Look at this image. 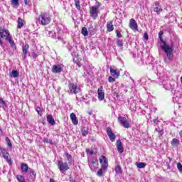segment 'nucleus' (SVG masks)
Instances as JSON below:
<instances>
[{
  "label": "nucleus",
  "mask_w": 182,
  "mask_h": 182,
  "mask_svg": "<svg viewBox=\"0 0 182 182\" xmlns=\"http://www.w3.org/2000/svg\"><path fill=\"white\" fill-rule=\"evenodd\" d=\"M81 33H82L84 36H87L88 35L87 28H86V27H83L82 28Z\"/></svg>",
  "instance_id": "nucleus-32"
},
{
  "label": "nucleus",
  "mask_w": 182,
  "mask_h": 182,
  "mask_svg": "<svg viewBox=\"0 0 182 182\" xmlns=\"http://www.w3.org/2000/svg\"><path fill=\"white\" fill-rule=\"evenodd\" d=\"M29 50V45L28 44H23V47H22V50H23V59L25 60L26 59V55H28V50Z\"/></svg>",
  "instance_id": "nucleus-18"
},
{
  "label": "nucleus",
  "mask_w": 182,
  "mask_h": 182,
  "mask_svg": "<svg viewBox=\"0 0 182 182\" xmlns=\"http://www.w3.org/2000/svg\"><path fill=\"white\" fill-rule=\"evenodd\" d=\"M11 38V33H9V30L0 28V46H1V48H4V41L2 39H6V41H8Z\"/></svg>",
  "instance_id": "nucleus-3"
},
{
  "label": "nucleus",
  "mask_w": 182,
  "mask_h": 182,
  "mask_svg": "<svg viewBox=\"0 0 182 182\" xmlns=\"http://www.w3.org/2000/svg\"><path fill=\"white\" fill-rule=\"evenodd\" d=\"M107 29L108 32H112V31L114 29V27H113V21L107 22Z\"/></svg>",
  "instance_id": "nucleus-23"
},
{
  "label": "nucleus",
  "mask_w": 182,
  "mask_h": 182,
  "mask_svg": "<svg viewBox=\"0 0 182 182\" xmlns=\"http://www.w3.org/2000/svg\"><path fill=\"white\" fill-rule=\"evenodd\" d=\"M100 163L101 164V167L104 168V171H107V168L109 167V165L107 164V158L102 155L100 158Z\"/></svg>",
  "instance_id": "nucleus-6"
},
{
  "label": "nucleus",
  "mask_w": 182,
  "mask_h": 182,
  "mask_svg": "<svg viewBox=\"0 0 182 182\" xmlns=\"http://www.w3.org/2000/svg\"><path fill=\"white\" fill-rule=\"evenodd\" d=\"M116 33H117V38H122L123 36L122 35V33H120V31H119V30H116Z\"/></svg>",
  "instance_id": "nucleus-42"
},
{
  "label": "nucleus",
  "mask_w": 182,
  "mask_h": 182,
  "mask_svg": "<svg viewBox=\"0 0 182 182\" xmlns=\"http://www.w3.org/2000/svg\"><path fill=\"white\" fill-rule=\"evenodd\" d=\"M16 178H17L18 181H19V182H26V181H25V177H23V176L17 175Z\"/></svg>",
  "instance_id": "nucleus-30"
},
{
  "label": "nucleus",
  "mask_w": 182,
  "mask_h": 182,
  "mask_svg": "<svg viewBox=\"0 0 182 182\" xmlns=\"http://www.w3.org/2000/svg\"><path fill=\"white\" fill-rule=\"evenodd\" d=\"M97 95L99 100H105V90H103L102 87H100L97 90Z\"/></svg>",
  "instance_id": "nucleus-15"
},
{
  "label": "nucleus",
  "mask_w": 182,
  "mask_h": 182,
  "mask_svg": "<svg viewBox=\"0 0 182 182\" xmlns=\"http://www.w3.org/2000/svg\"><path fill=\"white\" fill-rule=\"evenodd\" d=\"M6 140L7 141V146H9V147H11V149H12V143H11V139H9V138L6 137Z\"/></svg>",
  "instance_id": "nucleus-41"
},
{
  "label": "nucleus",
  "mask_w": 182,
  "mask_h": 182,
  "mask_svg": "<svg viewBox=\"0 0 182 182\" xmlns=\"http://www.w3.org/2000/svg\"><path fill=\"white\" fill-rule=\"evenodd\" d=\"M64 156L66 157V159L68 161H72V155L69 154V153L65 152L64 154Z\"/></svg>",
  "instance_id": "nucleus-34"
},
{
  "label": "nucleus",
  "mask_w": 182,
  "mask_h": 182,
  "mask_svg": "<svg viewBox=\"0 0 182 182\" xmlns=\"http://www.w3.org/2000/svg\"><path fill=\"white\" fill-rule=\"evenodd\" d=\"M5 106H6V102L2 98H0V107H5Z\"/></svg>",
  "instance_id": "nucleus-35"
},
{
  "label": "nucleus",
  "mask_w": 182,
  "mask_h": 182,
  "mask_svg": "<svg viewBox=\"0 0 182 182\" xmlns=\"http://www.w3.org/2000/svg\"><path fill=\"white\" fill-rule=\"evenodd\" d=\"M87 154H90V156H92L93 154V151L90 149H86Z\"/></svg>",
  "instance_id": "nucleus-44"
},
{
  "label": "nucleus",
  "mask_w": 182,
  "mask_h": 182,
  "mask_svg": "<svg viewBox=\"0 0 182 182\" xmlns=\"http://www.w3.org/2000/svg\"><path fill=\"white\" fill-rule=\"evenodd\" d=\"M108 81L110 82H116V79H114L112 77H109Z\"/></svg>",
  "instance_id": "nucleus-45"
},
{
  "label": "nucleus",
  "mask_w": 182,
  "mask_h": 182,
  "mask_svg": "<svg viewBox=\"0 0 182 182\" xmlns=\"http://www.w3.org/2000/svg\"><path fill=\"white\" fill-rule=\"evenodd\" d=\"M117 46H119V48L123 47V40H118L117 41Z\"/></svg>",
  "instance_id": "nucleus-40"
},
{
  "label": "nucleus",
  "mask_w": 182,
  "mask_h": 182,
  "mask_svg": "<svg viewBox=\"0 0 182 182\" xmlns=\"http://www.w3.org/2000/svg\"><path fill=\"white\" fill-rule=\"evenodd\" d=\"M37 21H38V23L40 25L46 26V25H49L50 23V21H52V18H50V16H49V14H48L47 13L41 12L38 18H37Z\"/></svg>",
  "instance_id": "nucleus-1"
},
{
  "label": "nucleus",
  "mask_w": 182,
  "mask_h": 182,
  "mask_svg": "<svg viewBox=\"0 0 182 182\" xmlns=\"http://www.w3.org/2000/svg\"><path fill=\"white\" fill-rule=\"evenodd\" d=\"M24 2L26 4V5H28V1L27 0H24Z\"/></svg>",
  "instance_id": "nucleus-52"
},
{
  "label": "nucleus",
  "mask_w": 182,
  "mask_h": 182,
  "mask_svg": "<svg viewBox=\"0 0 182 182\" xmlns=\"http://www.w3.org/2000/svg\"><path fill=\"white\" fill-rule=\"evenodd\" d=\"M47 122H48V123L52 126H55V124H56V122H55V119L51 114L47 115Z\"/></svg>",
  "instance_id": "nucleus-20"
},
{
  "label": "nucleus",
  "mask_w": 182,
  "mask_h": 182,
  "mask_svg": "<svg viewBox=\"0 0 182 182\" xmlns=\"http://www.w3.org/2000/svg\"><path fill=\"white\" fill-rule=\"evenodd\" d=\"M99 7L96 6H92L90 8V17L93 19H97V16H99Z\"/></svg>",
  "instance_id": "nucleus-4"
},
{
  "label": "nucleus",
  "mask_w": 182,
  "mask_h": 182,
  "mask_svg": "<svg viewBox=\"0 0 182 182\" xmlns=\"http://www.w3.org/2000/svg\"><path fill=\"white\" fill-rule=\"evenodd\" d=\"M69 90L70 93H74V95H77V93L80 92V87H79L75 83H70L69 85Z\"/></svg>",
  "instance_id": "nucleus-8"
},
{
  "label": "nucleus",
  "mask_w": 182,
  "mask_h": 182,
  "mask_svg": "<svg viewBox=\"0 0 182 182\" xmlns=\"http://www.w3.org/2000/svg\"><path fill=\"white\" fill-rule=\"evenodd\" d=\"M116 174H122L123 173V171L122 170V167L119 166V165H117L114 168Z\"/></svg>",
  "instance_id": "nucleus-27"
},
{
  "label": "nucleus",
  "mask_w": 182,
  "mask_h": 182,
  "mask_svg": "<svg viewBox=\"0 0 182 182\" xmlns=\"http://www.w3.org/2000/svg\"><path fill=\"white\" fill-rule=\"evenodd\" d=\"M159 134H160L161 136H163V131H159Z\"/></svg>",
  "instance_id": "nucleus-51"
},
{
  "label": "nucleus",
  "mask_w": 182,
  "mask_h": 182,
  "mask_svg": "<svg viewBox=\"0 0 182 182\" xmlns=\"http://www.w3.org/2000/svg\"><path fill=\"white\" fill-rule=\"evenodd\" d=\"M70 117L73 122V124H75V126H77V124L79 123V121H77V118L76 117L75 113H71Z\"/></svg>",
  "instance_id": "nucleus-19"
},
{
  "label": "nucleus",
  "mask_w": 182,
  "mask_h": 182,
  "mask_svg": "<svg viewBox=\"0 0 182 182\" xmlns=\"http://www.w3.org/2000/svg\"><path fill=\"white\" fill-rule=\"evenodd\" d=\"M63 70V66L62 65H53L51 72L53 73H60Z\"/></svg>",
  "instance_id": "nucleus-12"
},
{
  "label": "nucleus",
  "mask_w": 182,
  "mask_h": 182,
  "mask_svg": "<svg viewBox=\"0 0 182 182\" xmlns=\"http://www.w3.org/2000/svg\"><path fill=\"white\" fill-rule=\"evenodd\" d=\"M129 28L132 29V31H134V32L138 31L137 22L136 21V20H134V18H131L129 20Z\"/></svg>",
  "instance_id": "nucleus-13"
},
{
  "label": "nucleus",
  "mask_w": 182,
  "mask_h": 182,
  "mask_svg": "<svg viewBox=\"0 0 182 182\" xmlns=\"http://www.w3.org/2000/svg\"><path fill=\"white\" fill-rule=\"evenodd\" d=\"M77 9H80V1L79 0H74Z\"/></svg>",
  "instance_id": "nucleus-37"
},
{
  "label": "nucleus",
  "mask_w": 182,
  "mask_h": 182,
  "mask_svg": "<svg viewBox=\"0 0 182 182\" xmlns=\"http://www.w3.org/2000/svg\"><path fill=\"white\" fill-rule=\"evenodd\" d=\"M116 146L117 149L119 153H123V151H124V149L123 148V144H122V141H120V139L117 140Z\"/></svg>",
  "instance_id": "nucleus-16"
},
{
  "label": "nucleus",
  "mask_w": 182,
  "mask_h": 182,
  "mask_svg": "<svg viewBox=\"0 0 182 182\" xmlns=\"http://www.w3.org/2000/svg\"><path fill=\"white\" fill-rule=\"evenodd\" d=\"M24 25H25V21L23 20L21 17H18L17 28H18V29H21V28H23Z\"/></svg>",
  "instance_id": "nucleus-22"
},
{
  "label": "nucleus",
  "mask_w": 182,
  "mask_h": 182,
  "mask_svg": "<svg viewBox=\"0 0 182 182\" xmlns=\"http://www.w3.org/2000/svg\"><path fill=\"white\" fill-rule=\"evenodd\" d=\"M9 41V43H10L11 47L13 49H16V44L15 43V41L12 39V37H11L9 39L7 40Z\"/></svg>",
  "instance_id": "nucleus-25"
},
{
  "label": "nucleus",
  "mask_w": 182,
  "mask_h": 182,
  "mask_svg": "<svg viewBox=\"0 0 182 182\" xmlns=\"http://www.w3.org/2000/svg\"><path fill=\"white\" fill-rule=\"evenodd\" d=\"M19 73H18V71L13 70L11 71V76H12L13 77H18Z\"/></svg>",
  "instance_id": "nucleus-33"
},
{
  "label": "nucleus",
  "mask_w": 182,
  "mask_h": 182,
  "mask_svg": "<svg viewBox=\"0 0 182 182\" xmlns=\"http://www.w3.org/2000/svg\"><path fill=\"white\" fill-rule=\"evenodd\" d=\"M31 56L33 59H36V58H38V54H36V53H33Z\"/></svg>",
  "instance_id": "nucleus-47"
},
{
  "label": "nucleus",
  "mask_w": 182,
  "mask_h": 182,
  "mask_svg": "<svg viewBox=\"0 0 182 182\" xmlns=\"http://www.w3.org/2000/svg\"><path fill=\"white\" fill-rule=\"evenodd\" d=\"M177 168L179 170V171L182 172V164H181V163H178L177 164Z\"/></svg>",
  "instance_id": "nucleus-43"
},
{
  "label": "nucleus",
  "mask_w": 182,
  "mask_h": 182,
  "mask_svg": "<svg viewBox=\"0 0 182 182\" xmlns=\"http://www.w3.org/2000/svg\"><path fill=\"white\" fill-rule=\"evenodd\" d=\"M144 38L145 39V41H149V34H147V33H144Z\"/></svg>",
  "instance_id": "nucleus-46"
},
{
  "label": "nucleus",
  "mask_w": 182,
  "mask_h": 182,
  "mask_svg": "<svg viewBox=\"0 0 182 182\" xmlns=\"http://www.w3.org/2000/svg\"><path fill=\"white\" fill-rule=\"evenodd\" d=\"M163 35V31H160L159 33V36H161Z\"/></svg>",
  "instance_id": "nucleus-49"
},
{
  "label": "nucleus",
  "mask_w": 182,
  "mask_h": 182,
  "mask_svg": "<svg viewBox=\"0 0 182 182\" xmlns=\"http://www.w3.org/2000/svg\"><path fill=\"white\" fill-rule=\"evenodd\" d=\"M161 48L164 52H165L166 55V58H168V60L171 61L173 60V46L167 44L166 42H163V44L161 46Z\"/></svg>",
  "instance_id": "nucleus-2"
},
{
  "label": "nucleus",
  "mask_w": 182,
  "mask_h": 182,
  "mask_svg": "<svg viewBox=\"0 0 182 182\" xmlns=\"http://www.w3.org/2000/svg\"><path fill=\"white\" fill-rule=\"evenodd\" d=\"M28 174L30 176V178L32 180H35L36 178V173L35 171L31 168H28Z\"/></svg>",
  "instance_id": "nucleus-21"
},
{
  "label": "nucleus",
  "mask_w": 182,
  "mask_h": 182,
  "mask_svg": "<svg viewBox=\"0 0 182 182\" xmlns=\"http://www.w3.org/2000/svg\"><path fill=\"white\" fill-rule=\"evenodd\" d=\"M109 72L112 76L116 77V79H117V77L120 76V71L117 70V68H116L115 67H111L109 68Z\"/></svg>",
  "instance_id": "nucleus-11"
},
{
  "label": "nucleus",
  "mask_w": 182,
  "mask_h": 182,
  "mask_svg": "<svg viewBox=\"0 0 182 182\" xmlns=\"http://www.w3.org/2000/svg\"><path fill=\"white\" fill-rule=\"evenodd\" d=\"M2 134V129L0 128V135Z\"/></svg>",
  "instance_id": "nucleus-53"
},
{
  "label": "nucleus",
  "mask_w": 182,
  "mask_h": 182,
  "mask_svg": "<svg viewBox=\"0 0 182 182\" xmlns=\"http://www.w3.org/2000/svg\"><path fill=\"white\" fill-rule=\"evenodd\" d=\"M0 150L7 163H9V164H12V161L9 159V153L8 151L2 148H1Z\"/></svg>",
  "instance_id": "nucleus-10"
},
{
  "label": "nucleus",
  "mask_w": 182,
  "mask_h": 182,
  "mask_svg": "<svg viewBox=\"0 0 182 182\" xmlns=\"http://www.w3.org/2000/svg\"><path fill=\"white\" fill-rule=\"evenodd\" d=\"M168 168H170V166H168Z\"/></svg>",
  "instance_id": "nucleus-54"
},
{
  "label": "nucleus",
  "mask_w": 182,
  "mask_h": 182,
  "mask_svg": "<svg viewBox=\"0 0 182 182\" xmlns=\"http://www.w3.org/2000/svg\"><path fill=\"white\" fill-rule=\"evenodd\" d=\"M171 144L173 147H178V144H180V141L176 138H173L171 141Z\"/></svg>",
  "instance_id": "nucleus-24"
},
{
  "label": "nucleus",
  "mask_w": 182,
  "mask_h": 182,
  "mask_svg": "<svg viewBox=\"0 0 182 182\" xmlns=\"http://www.w3.org/2000/svg\"><path fill=\"white\" fill-rule=\"evenodd\" d=\"M88 163L90 170L92 171H95V170L96 169V166H97L98 163L97 159L93 158L92 159H91V161H88Z\"/></svg>",
  "instance_id": "nucleus-9"
},
{
  "label": "nucleus",
  "mask_w": 182,
  "mask_h": 182,
  "mask_svg": "<svg viewBox=\"0 0 182 182\" xmlns=\"http://www.w3.org/2000/svg\"><path fill=\"white\" fill-rule=\"evenodd\" d=\"M118 122L121 124V126H123L125 129H129L130 127V124L129 123V121H127V119L124 117H118Z\"/></svg>",
  "instance_id": "nucleus-7"
},
{
  "label": "nucleus",
  "mask_w": 182,
  "mask_h": 182,
  "mask_svg": "<svg viewBox=\"0 0 182 182\" xmlns=\"http://www.w3.org/2000/svg\"><path fill=\"white\" fill-rule=\"evenodd\" d=\"M103 173H106V171H105V168H103V167H101V168H100L97 172V176L98 177H102V176H103Z\"/></svg>",
  "instance_id": "nucleus-28"
},
{
  "label": "nucleus",
  "mask_w": 182,
  "mask_h": 182,
  "mask_svg": "<svg viewBox=\"0 0 182 182\" xmlns=\"http://www.w3.org/2000/svg\"><path fill=\"white\" fill-rule=\"evenodd\" d=\"M154 123H155V124H157V123H159V121L157 119H154Z\"/></svg>",
  "instance_id": "nucleus-48"
},
{
  "label": "nucleus",
  "mask_w": 182,
  "mask_h": 182,
  "mask_svg": "<svg viewBox=\"0 0 182 182\" xmlns=\"http://www.w3.org/2000/svg\"><path fill=\"white\" fill-rule=\"evenodd\" d=\"M11 5L14 8H18L19 6V0H11Z\"/></svg>",
  "instance_id": "nucleus-29"
},
{
  "label": "nucleus",
  "mask_w": 182,
  "mask_h": 182,
  "mask_svg": "<svg viewBox=\"0 0 182 182\" xmlns=\"http://www.w3.org/2000/svg\"><path fill=\"white\" fill-rule=\"evenodd\" d=\"M81 132H82V136H87V134H88V132H87V129H86L85 128H83L82 129V131H81Z\"/></svg>",
  "instance_id": "nucleus-39"
},
{
  "label": "nucleus",
  "mask_w": 182,
  "mask_h": 182,
  "mask_svg": "<svg viewBox=\"0 0 182 182\" xmlns=\"http://www.w3.org/2000/svg\"><path fill=\"white\" fill-rule=\"evenodd\" d=\"M28 170H29V167L26 164H21V171L23 173H28Z\"/></svg>",
  "instance_id": "nucleus-26"
},
{
  "label": "nucleus",
  "mask_w": 182,
  "mask_h": 182,
  "mask_svg": "<svg viewBox=\"0 0 182 182\" xmlns=\"http://www.w3.org/2000/svg\"><path fill=\"white\" fill-rule=\"evenodd\" d=\"M159 39H160V41H161V42H165V41H163V37L159 36Z\"/></svg>",
  "instance_id": "nucleus-50"
},
{
  "label": "nucleus",
  "mask_w": 182,
  "mask_h": 182,
  "mask_svg": "<svg viewBox=\"0 0 182 182\" xmlns=\"http://www.w3.org/2000/svg\"><path fill=\"white\" fill-rule=\"evenodd\" d=\"M57 162L58 167L60 173H65V171H68V170H69V165H68V163L63 162L62 161H57Z\"/></svg>",
  "instance_id": "nucleus-5"
},
{
  "label": "nucleus",
  "mask_w": 182,
  "mask_h": 182,
  "mask_svg": "<svg viewBox=\"0 0 182 182\" xmlns=\"http://www.w3.org/2000/svg\"><path fill=\"white\" fill-rule=\"evenodd\" d=\"M43 141H44V143H49L50 144H55V143H53L52 139H49L48 138H44Z\"/></svg>",
  "instance_id": "nucleus-36"
},
{
  "label": "nucleus",
  "mask_w": 182,
  "mask_h": 182,
  "mask_svg": "<svg viewBox=\"0 0 182 182\" xmlns=\"http://www.w3.org/2000/svg\"><path fill=\"white\" fill-rule=\"evenodd\" d=\"M146 164L144 162H141L139 164H136V167L138 168H144V167H146Z\"/></svg>",
  "instance_id": "nucleus-31"
},
{
  "label": "nucleus",
  "mask_w": 182,
  "mask_h": 182,
  "mask_svg": "<svg viewBox=\"0 0 182 182\" xmlns=\"http://www.w3.org/2000/svg\"><path fill=\"white\" fill-rule=\"evenodd\" d=\"M36 111L39 114V116H42V108H41L39 107H36Z\"/></svg>",
  "instance_id": "nucleus-38"
},
{
  "label": "nucleus",
  "mask_w": 182,
  "mask_h": 182,
  "mask_svg": "<svg viewBox=\"0 0 182 182\" xmlns=\"http://www.w3.org/2000/svg\"><path fill=\"white\" fill-rule=\"evenodd\" d=\"M107 133L111 141H114V140H116V134L113 133V131H112V128H107Z\"/></svg>",
  "instance_id": "nucleus-14"
},
{
  "label": "nucleus",
  "mask_w": 182,
  "mask_h": 182,
  "mask_svg": "<svg viewBox=\"0 0 182 182\" xmlns=\"http://www.w3.org/2000/svg\"><path fill=\"white\" fill-rule=\"evenodd\" d=\"M154 12H156L158 15H160V13L163 11V9H161V6H160V4L157 1L154 3Z\"/></svg>",
  "instance_id": "nucleus-17"
}]
</instances>
